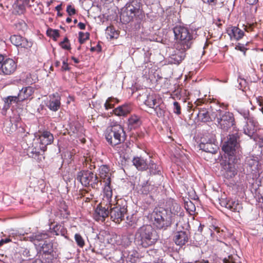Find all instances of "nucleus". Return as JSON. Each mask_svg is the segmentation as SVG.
<instances>
[{
    "mask_svg": "<svg viewBox=\"0 0 263 263\" xmlns=\"http://www.w3.org/2000/svg\"><path fill=\"white\" fill-rule=\"evenodd\" d=\"M162 101V99L155 93L149 94L147 96L146 99L145 100V104L149 108H153L159 102Z\"/></svg>",
    "mask_w": 263,
    "mask_h": 263,
    "instance_id": "nucleus-25",
    "label": "nucleus"
},
{
    "mask_svg": "<svg viewBox=\"0 0 263 263\" xmlns=\"http://www.w3.org/2000/svg\"><path fill=\"white\" fill-rule=\"evenodd\" d=\"M42 149V145L39 143H33L32 146L29 147L28 149V155L34 159L41 160L43 154L45 151Z\"/></svg>",
    "mask_w": 263,
    "mask_h": 263,
    "instance_id": "nucleus-19",
    "label": "nucleus"
},
{
    "mask_svg": "<svg viewBox=\"0 0 263 263\" xmlns=\"http://www.w3.org/2000/svg\"><path fill=\"white\" fill-rule=\"evenodd\" d=\"M38 245L41 246L42 251L44 254H49L52 252V244L48 242L47 240H45L43 243H39Z\"/></svg>",
    "mask_w": 263,
    "mask_h": 263,
    "instance_id": "nucleus-34",
    "label": "nucleus"
},
{
    "mask_svg": "<svg viewBox=\"0 0 263 263\" xmlns=\"http://www.w3.org/2000/svg\"><path fill=\"white\" fill-rule=\"evenodd\" d=\"M158 239L155 230L150 225H144L136 232L135 242L143 248L153 245Z\"/></svg>",
    "mask_w": 263,
    "mask_h": 263,
    "instance_id": "nucleus-2",
    "label": "nucleus"
},
{
    "mask_svg": "<svg viewBox=\"0 0 263 263\" xmlns=\"http://www.w3.org/2000/svg\"><path fill=\"white\" fill-rule=\"evenodd\" d=\"M141 124V121L139 117L133 115L128 120V126L130 129H135L138 127Z\"/></svg>",
    "mask_w": 263,
    "mask_h": 263,
    "instance_id": "nucleus-29",
    "label": "nucleus"
},
{
    "mask_svg": "<svg viewBox=\"0 0 263 263\" xmlns=\"http://www.w3.org/2000/svg\"><path fill=\"white\" fill-rule=\"evenodd\" d=\"M47 33L49 35L52 36L54 39H56L60 36L59 30H48Z\"/></svg>",
    "mask_w": 263,
    "mask_h": 263,
    "instance_id": "nucleus-54",
    "label": "nucleus"
},
{
    "mask_svg": "<svg viewBox=\"0 0 263 263\" xmlns=\"http://www.w3.org/2000/svg\"><path fill=\"white\" fill-rule=\"evenodd\" d=\"M229 35L231 39L233 38L236 40H239L243 36L244 32L237 27H232L229 30Z\"/></svg>",
    "mask_w": 263,
    "mask_h": 263,
    "instance_id": "nucleus-27",
    "label": "nucleus"
},
{
    "mask_svg": "<svg viewBox=\"0 0 263 263\" xmlns=\"http://www.w3.org/2000/svg\"><path fill=\"white\" fill-rule=\"evenodd\" d=\"M173 112L177 115H179L181 114V106L179 103L176 101L173 103Z\"/></svg>",
    "mask_w": 263,
    "mask_h": 263,
    "instance_id": "nucleus-51",
    "label": "nucleus"
},
{
    "mask_svg": "<svg viewBox=\"0 0 263 263\" xmlns=\"http://www.w3.org/2000/svg\"><path fill=\"white\" fill-rule=\"evenodd\" d=\"M32 263H43V261L39 259L34 260Z\"/></svg>",
    "mask_w": 263,
    "mask_h": 263,
    "instance_id": "nucleus-64",
    "label": "nucleus"
},
{
    "mask_svg": "<svg viewBox=\"0 0 263 263\" xmlns=\"http://www.w3.org/2000/svg\"><path fill=\"white\" fill-rule=\"evenodd\" d=\"M124 257L126 258L127 261H130L132 263H134L137 258L138 256V253L137 251L135 250H126L124 251L123 253Z\"/></svg>",
    "mask_w": 263,
    "mask_h": 263,
    "instance_id": "nucleus-28",
    "label": "nucleus"
},
{
    "mask_svg": "<svg viewBox=\"0 0 263 263\" xmlns=\"http://www.w3.org/2000/svg\"><path fill=\"white\" fill-rule=\"evenodd\" d=\"M49 233L47 232L42 231L41 232L34 233L28 237V240L33 242L35 245L40 242H45L49 238Z\"/></svg>",
    "mask_w": 263,
    "mask_h": 263,
    "instance_id": "nucleus-20",
    "label": "nucleus"
},
{
    "mask_svg": "<svg viewBox=\"0 0 263 263\" xmlns=\"http://www.w3.org/2000/svg\"><path fill=\"white\" fill-rule=\"evenodd\" d=\"M176 232L175 233L174 241L176 245L183 246L188 242L190 238V226L187 220H179L176 224Z\"/></svg>",
    "mask_w": 263,
    "mask_h": 263,
    "instance_id": "nucleus-7",
    "label": "nucleus"
},
{
    "mask_svg": "<svg viewBox=\"0 0 263 263\" xmlns=\"http://www.w3.org/2000/svg\"><path fill=\"white\" fill-rule=\"evenodd\" d=\"M148 169L151 174L154 175L159 174L161 173V166L155 164L153 161L150 160L148 163Z\"/></svg>",
    "mask_w": 263,
    "mask_h": 263,
    "instance_id": "nucleus-36",
    "label": "nucleus"
},
{
    "mask_svg": "<svg viewBox=\"0 0 263 263\" xmlns=\"http://www.w3.org/2000/svg\"><path fill=\"white\" fill-rule=\"evenodd\" d=\"M174 53L170 57V62L175 64H179L185 57L186 51L188 49H184L182 47L175 45Z\"/></svg>",
    "mask_w": 263,
    "mask_h": 263,
    "instance_id": "nucleus-17",
    "label": "nucleus"
},
{
    "mask_svg": "<svg viewBox=\"0 0 263 263\" xmlns=\"http://www.w3.org/2000/svg\"><path fill=\"white\" fill-rule=\"evenodd\" d=\"M201 138H204L206 140V143H216L215 136L213 134L206 133L203 135Z\"/></svg>",
    "mask_w": 263,
    "mask_h": 263,
    "instance_id": "nucleus-43",
    "label": "nucleus"
},
{
    "mask_svg": "<svg viewBox=\"0 0 263 263\" xmlns=\"http://www.w3.org/2000/svg\"><path fill=\"white\" fill-rule=\"evenodd\" d=\"M67 59H63L62 62V70L63 71H68L70 70V67L68 66V64L67 63Z\"/></svg>",
    "mask_w": 263,
    "mask_h": 263,
    "instance_id": "nucleus-56",
    "label": "nucleus"
},
{
    "mask_svg": "<svg viewBox=\"0 0 263 263\" xmlns=\"http://www.w3.org/2000/svg\"><path fill=\"white\" fill-rule=\"evenodd\" d=\"M153 109H154L156 115L159 118H162L164 116L166 107L162 101L159 102V104L155 106Z\"/></svg>",
    "mask_w": 263,
    "mask_h": 263,
    "instance_id": "nucleus-30",
    "label": "nucleus"
},
{
    "mask_svg": "<svg viewBox=\"0 0 263 263\" xmlns=\"http://www.w3.org/2000/svg\"><path fill=\"white\" fill-rule=\"evenodd\" d=\"M18 127V124L13 125L10 122H7L5 124V131L6 133L11 134L14 133Z\"/></svg>",
    "mask_w": 263,
    "mask_h": 263,
    "instance_id": "nucleus-41",
    "label": "nucleus"
},
{
    "mask_svg": "<svg viewBox=\"0 0 263 263\" xmlns=\"http://www.w3.org/2000/svg\"><path fill=\"white\" fill-rule=\"evenodd\" d=\"M151 54L149 53H144V62L145 63H148L149 62V58H150Z\"/></svg>",
    "mask_w": 263,
    "mask_h": 263,
    "instance_id": "nucleus-60",
    "label": "nucleus"
},
{
    "mask_svg": "<svg viewBox=\"0 0 263 263\" xmlns=\"http://www.w3.org/2000/svg\"><path fill=\"white\" fill-rule=\"evenodd\" d=\"M53 231L56 235H61L65 238H67V230L65 227L61 224H56L53 228Z\"/></svg>",
    "mask_w": 263,
    "mask_h": 263,
    "instance_id": "nucleus-35",
    "label": "nucleus"
},
{
    "mask_svg": "<svg viewBox=\"0 0 263 263\" xmlns=\"http://www.w3.org/2000/svg\"><path fill=\"white\" fill-rule=\"evenodd\" d=\"M74 239L79 247L83 248L84 246V240L80 234L76 233L74 235Z\"/></svg>",
    "mask_w": 263,
    "mask_h": 263,
    "instance_id": "nucleus-45",
    "label": "nucleus"
},
{
    "mask_svg": "<svg viewBox=\"0 0 263 263\" xmlns=\"http://www.w3.org/2000/svg\"><path fill=\"white\" fill-rule=\"evenodd\" d=\"M222 109L216 110L215 118L218 126L223 131H228L235 124L233 114L227 109L228 105L220 106Z\"/></svg>",
    "mask_w": 263,
    "mask_h": 263,
    "instance_id": "nucleus-6",
    "label": "nucleus"
},
{
    "mask_svg": "<svg viewBox=\"0 0 263 263\" xmlns=\"http://www.w3.org/2000/svg\"><path fill=\"white\" fill-rule=\"evenodd\" d=\"M254 126L255 123L254 120L251 123H249V121H246V125L243 127V133L255 141V138L257 136H259L260 135L255 133L256 130L255 129Z\"/></svg>",
    "mask_w": 263,
    "mask_h": 263,
    "instance_id": "nucleus-23",
    "label": "nucleus"
},
{
    "mask_svg": "<svg viewBox=\"0 0 263 263\" xmlns=\"http://www.w3.org/2000/svg\"><path fill=\"white\" fill-rule=\"evenodd\" d=\"M167 203V205L165 210L167 211L168 214L172 217L173 221H175L178 218L179 220L183 219L181 218L184 215L183 211L179 204L173 200L168 201Z\"/></svg>",
    "mask_w": 263,
    "mask_h": 263,
    "instance_id": "nucleus-14",
    "label": "nucleus"
},
{
    "mask_svg": "<svg viewBox=\"0 0 263 263\" xmlns=\"http://www.w3.org/2000/svg\"><path fill=\"white\" fill-rule=\"evenodd\" d=\"M66 11L69 15H72L76 13L75 8L70 5L67 6Z\"/></svg>",
    "mask_w": 263,
    "mask_h": 263,
    "instance_id": "nucleus-57",
    "label": "nucleus"
},
{
    "mask_svg": "<svg viewBox=\"0 0 263 263\" xmlns=\"http://www.w3.org/2000/svg\"><path fill=\"white\" fill-rule=\"evenodd\" d=\"M17 129H18V133H24V134L25 133V130L24 128L23 127H22V124L19 125Z\"/></svg>",
    "mask_w": 263,
    "mask_h": 263,
    "instance_id": "nucleus-62",
    "label": "nucleus"
},
{
    "mask_svg": "<svg viewBox=\"0 0 263 263\" xmlns=\"http://www.w3.org/2000/svg\"><path fill=\"white\" fill-rule=\"evenodd\" d=\"M41 145L43 151H46L47 146L52 144L54 138L53 135L48 130H44L40 133L39 138L37 139Z\"/></svg>",
    "mask_w": 263,
    "mask_h": 263,
    "instance_id": "nucleus-16",
    "label": "nucleus"
},
{
    "mask_svg": "<svg viewBox=\"0 0 263 263\" xmlns=\"http://www.w3.org/2000/svg\"><path fill=\"white\" fill-rule=\"evenodd\" d=\"M78 26L81 30H84L85 29V24H84L83 23H82V22L79 23V24H78Z\"/></svg>",
    "mask_w": 263,
    "mask_h": 263,
    "instance_id": "nucleus-63",
    "label": "nucleus"
},
{
    "mask_svg": "<svg viewBox=\"0 0 263 263\" xmlns=\"http://www.w3.org/2000/svg\"><path fill=\"white\" fill-rule=\"evenodd\" d=\"M106 33L107 35V37L110 39L114 38L117 39L119 35L118 31L112 26H109L107 27L106 29Z\"/></svg>",
    "mask_w": 263,
    "mask_h": 263,
    "instance_id": "nucleus-39",
    "label": "nucleus"
},
{
    "mask_svg": "<svg viewBox=\"0 0 263 263\" xmlns=\"http://www.w3.org/2000/svg\"><path fill=\"white\" fill-rule=\"evenodd\" d=\"M257 103L259 106V110L261 111L263 114V97L259 96L255 97Z\"/></svg>",
    "mask_w": 263,
    "mask_h": 263,
    "instance_id": "nucleus-52",
    "label": "nucleus"
},
{
    "mask_svg": "<svg viewBox=\"0 0 263 263\" xmlns=\"http://www.w3.org/2000/svg\"><path fill=\"white\" fill-rule=\"evenodd\" d=\"M105 137L112 146H115L125 141L126 135L123 127L119 124L109 126L105 132Z\"/></svg>",
    "mask_w": 263,
    "mask_h": 263,
    "instance_id": "nucleus-4",
    "label": "nucleus"
},
{
    "mask_svg": "<svg viewBox=\"0 0 263 263\" xmlns=\"http://www.w3.org/2000/svg\"><path fill=\"white\" fill-rule=\"evenodd\" d=\"M18 102L16 96H9L4 99V108L7 109L10 107L11 104L12 103H17Z\"/></svg>",
    "mask_w": 263,
    "mask_h": 263,
    "instance_id": "nucleus-38",
    "label": "nucleus"
},
{
    "mask_svg": "<svg viewBox=\"0 0 263 263\" xmlns=\"http://www.w3.org/2000/svg\"><path fill=\"white\" fill-rule=\"evenodd\" d=\"M185 207L186 210L189 212H193L195 210V206L193 203L190 201L189 202H186Z\"/></svg>",
    "mask_w": 263,
    "mask_h": 263,
    "instance_id": "nucleus-50",
    "label": "nucleus"
},
{
    "mask_svg": "<svg viewBox=\"0 0 263 263\" xmlns=\"http://www.w3.org/2000/svg\"><path fill=\"white\" fill-rule=\"evenodd\" d=\"M89 37V33L88 32L83 33L80 32L79 33V41L80 44H83L85 41L88 40Z\"/></svg>",
    "mask_w": 263,
    "mask_h": 263,
    "instance_id": "nucleus-47",
    "label": "nucleus"
},
{
    "mask_svg": "<svg viewBox=\"0 0 263 263\" xmlns=\"http://www.w3.org/2000/svg\"><path fill=\"white\" fill-rule=\"evenodd\" d=\"M229 204L230 208H228V209L232 212H239L242 209L241 205L238 200L235 201L230 199Z\"/></svg>",
    "mask_w": 263,
    "mask_h": 263,
    "instance_id": "nucleus-37",
    "label": "nucleus"
},
{
    "mask_svg": "<svg viewBox=\"0 0 263 263\" xmlns=\"http://www.w3.org/2000/svg\"><path fill=\"white\" fill-rule=\"evenodd\" d=\"M173 32L176 40L175 45L189 49L193 44V31L186 27L178 26L174 28Z\"/></svg>",
    "mask_w": 263,
    "mask_h": 263,
    "instance_id": "nucleus-3",
    "label": "nucleus"
},
{
    "mask_svg": "<svg viewBox=\"0 0 263 263\" xmlns=\"http://www.w3.org/2000/svg\"><path fill=\"white\" fill-rule=\"evenodd\" d=\"M60 45L64 49L69 50L71 48L70 44L69 43V40L67 37H65L64 40L60 42Z\"/></svg>",
    "mask_w": 263,
    "mask_h": 263,
    "instance_id": "nucleus-48",
    "label": "nucleus"
},
{
    "mask_svg": "<svg viewBox=\"0 0 263 263\" xmlns=\"http://www.w3.org/2000/svg\"><path fill=\"white\" fill-rule=\"evenodd\" d=\"M21 118L18 114H14L13 116H10L9 122L13 125L18 124V126L22 124L21 123Z\"/></svg>",
    "mask_w": 263,
    "mask_h": 263,
    "instance_id": "nucleus-44",
    "label": "nucleus"
},
{
    "mask_svg": "<svg viewBox=\"0 0 263 263\" xmlns=\"http://www.w3.org/2000/svg\"><path fill=\"white\" fill-rule=\"evenodd\" d=\"M16 68L17 63L14 60L0 54V74H12Z\"/></svg>",
    "mask_w": 263,
    "mask_h": 263,
    "instance_id": "nucleus-12",
    "label": "nucleus"
},
{
    "mask_svg": "<svg viewBox=\"0 0 263 263\" xmlns=\"http://www.w3.org/2000/svg\"><path fill=\"white\" fill-rule=\"evenodd\" d=\"M46 106L51 111H58L61 106V97L58 93L48 96L46 102Z\"/></svg>",
    "mask_w": 263,
    "mask_h": 263,
    "instance_id": "nucleus-15",
    "label": "nucleus"
},
{
    "mask_svg": "<svg viewBox=\"0 0 263 263\" xmlns=\"http://www.w3.org/2000/svg\"><path fill=\"white\" fill-rule=\"evenodd\" d=\"M255 141L257 142L259 147L261 148V154L263 155V135H260L255 138Z\"/></svg>",
    "mask_w": 263,
    "mask_h": 263,
    "instance_id": "nucleus-49",
    "label": "nucleus"
},
{
    "mask_svg": "<svg viewBox=\"0 0 263 263\" xmlns=\"http://www.w3.org/2000/svg\"><path fill=\"white\" fill-rule=\"evenodd\" d=\"M77 179L83 186H90L93 189L98 188L100 181L97 174L88 170L79 172L77 175Z\"/></svg>",
    "mask_w": 263,
    "mask_h": 263,
    "instance_id": "nucleus-10",
    "label": "nucleus"
},
{
    "mask_svg": "<svg viewBox=\"0 0 263 263\" xmlns=\"http://www.w3.org/2000/svg\"><path fill=\"white\" fill-rule=\"evenodd\" d=\"M120 17L125 23L134 20L137 22L142 21L145 18V13L142 8L141 1L132 0L127 3L122 10Z\"/></svg>",
    "mask_w": 263,
    "mask_h": 263,
    "instance_id": "nucleus-1",
    "label": "nucleus"
},
{
    "mask_svg": "<svg viewBox=\"0 0 263 263\" xmlns=\"http://www.w3.org/2000/svg\"><path fill=\"white\" fill-rule=\"evenodd\" d=\"M133 163L139 171H145L148 168V162L142 157H134L133 159Z\"/></svg>",
    "mask_w": 263,
    "mask_h": 263,
    "instance_id": "nucleus-24",
    "label": "nucleus"
},
{
    "mask_svg": "<svg viewBox=\"0 0 263 263\" xmlns=\"http://www.w3.org/2000/svg\"><path fill=\"white\" fill-rule=\"evenodd\" d=\"M235 48L236 50L243 52V54L246 55V52L247 50V48L245 47L243 44L238 43V44L236 45Z\"/></svg>",
    "mask_w": 263,
    "mask_h": 263,
    "instance_id": "nucleus-55",
    "label": "nucleus"
},
{
    "mask_svg": "<svg viewBox=\"0 0 263 263\" xmlns=\"http://www.w3.org/2000/svg\"><path fill=\"white\" fill-rule=\"evenodd\" d=\"M258 0H246V3L249 5H254L258 2Z\"/></svg>",
    "mask_w": 263,
    "mask_h": 263,
    "instance_id": "nucleus-61",
    "label": "nucleus"
},
{
    "mask_svg": "<svg viewBox=\"0 0 263 263\" xmlns=\"http://www.w3.org/2000/svg\"><path fill=\"white\" fill-rule=\"evenodd\" d=\"M12 44L21 48H28L32 46V43L28 42L27 39L19 35H12L10 37Z\"/></svg>",
    "mask_w": 263,
    "mask_h": 263,
    "instance_id": "nucleus-18",
    "label": "nucleus"
},
{
    "mask_svg": "<svg viewBox=\"0 0 263 263\" xmlns=\"http://www.w3.org/2000/svg\"><path fill=\"white\" fill-rule=\"evenodd\" d=\"M99 175L104 183L103 193H104V201H108L112 195V190L110 186L111 173L109 167L106 165H101L99 168Z\"/></svg>",
    "mask_w": 263,
    "mask_h": 263,
    "instance_id": "nucleus-11",
    "label": "nucleus"
},
{
    "mask_svg": "<svg viewBox=\"0 0 263 263\" xmlns=\"http://www.w3.org/2000/svg\"><path fill=\"white\" fill-rule=\"evenodd\" d=\"M238 112L243 117L246 121H249V123H251L254 120L253 117L250 116L248 109H240L238 110Z\"/></svg>",
    "mask_w": 263,
    "mask_h": 263,
    "instance_id": "nucleus-40",
    "label": "nucleus"
},
{
    "mask_svg": "<svg viewBox=\"0 0 263 263\" xmlns=\"http://www.w3.org/2000/svg\"><path fill=\"white\" fill-rule=\"evenodd\" d=\"M26 6L31 7L34 5L35 0H23Z\"/></svg>",
    "mask_w": 263,
    "mask_h": 263,
    "instance_id": "nucleus-59",
    "label": "nucleus"
},
{
    "mask_svg": "<svg viewBox=\"0 0 263 263\" xmlns=\"http://www.w3.org/2000/svg\"><path fill=\"white\" fill-rule=\"evenodd\" d=\"M197 116L199 119L203 122H206L210 120L209 112L204 108L199 109Z\"/></svg>",
    "mask_w": 263,
    "mask_h": 263,
    "instance_id": "nucleus-33",
    "label": "nucleus"
},
{
    "mask_svg": "<svg viewBox=\"0 0 263 263\" xmlns=\"http://www.w3.org/2000/svg\"><path fill=\"white\" fill-rule=\"evenodd\" d=\"M34 92L33 87L27 86L23 88L16 96L19 102H22L25 100L30 99Z\"/></svg>",
    "mask_w": 263,
    "mask_h": 263,
    "instance_id": "nucleus-22",
    "label": "nucleus"
},
{
    "mask_svg": "<svg viewBox=\"0 0 263 263\" xmlns=\"http://www.w3.org/2000/svg\"><path fill=\"white\" fill-rule=\"evenodd\" d=\"M153 189H154L153 185L148 184V183L146 182V184L142 186V192L144 194H147L152 193Z\"/></svg>",
    "mask_w": 263,
    "mask_h": 263,
    "instance_id": "nucleus-46",
    "label": "nucleus"
},
{
    "mask_svg": "<svg viewBox=\"0 0 263 263\" xmlns=\"http://www.w3.org/2000/svg\"><path fill=\"white\" fill-rule=\"evenodd\" d=\"M115 198L116 199L117 196ZM114 203V207L110 208L109 215L112 221L119 223L124 219L127 213V203L125 200L120 199H116Z\"/></svg>",
    "mask_w": 263,
    "mask_h": 263,
    "instance_id": "nucleus-8",
    "label": "nucleus"
},
{
    "mask_svg": "<svg viewBox=\"0 0 263 263\" xmlns=\"http://www.w3.org/2000/svg\"><path fill=\"white\" fill-rule=\"evenodd\" d=\"M118 102V100L117 99L113 97H109L106 101L104 104V107L106 110H108L109 109L112 108L114 107L115 104Z\"/></svg>",
    "mask_w": 263,
    "mask_h": 263,
    "instance_id": "nucleus-42",
    "label": "nucleus"
},
{
    "mask_svg": "<svg viewBox=\"0 0 263 263\" xmlns=\"http://www.w3.org/2000/svg\"><path fill=\"white\" fill-rule=\"evenodd\" d=\"M239 134L238 132L230 134L228 140L222 147V150L230 156L234 155V152L239 146Z\"/></svg>",
    "mask_w": 263,
    "mask_h": 263,
    "instance_id": "nucleus-13",
    "label": "nucleus"
},
{
    "mask_svg": "<svg viewBox=\"0 0 263 263\" xmlns=\"http://www.w3.org/2000/svg\"><path fill=\"white\" fill-rule=\"evenodd\" d=\"M25 5L26 4L23 1H17L13 5L15 12L18 14H23L25 11Z\"/></svg>",
    "mask_w": 263,
    "mask_h": 263,
    "instance_id": "nucleus-31",
    "label": "nucleus"
},
{
    "mask_svg": "<svg viewBox=\"0 0 263 263\" xmlns=\"http://www.w3.org/2000/svg\"><path fill=\"white\" fill-rule=\"evenodd\" d=\"M35 82V80L32 78L31 74L29 73L27 74L26 83L28 84H32Z\"/></svg>",
    "mask_w": 263,
    "mask_h": 263,
    "instance_id": "nucleus-58",
    "label": "nucleus"
},
{
    "mask_svg": "<svg viewBox=\"0 0 263 263\" xmlns=\"http://www.w3.org/2000/svg\"><path fill=\"white\" fill-rule=\"evenodd\" d=\"M104 193H103L102 201L97 206L93 213V218L96 221H104L109 214V209L115 204L116 198L112 199V195L111 196L110 199H109L108 201H104Z\"/></svg>",
    "mask_w": 263,
    "mask_h": 263,
    "instance_id": "nucleus-9",
    "label": "nucleus"
},
{
    "mask_svg": "<svg viewBox=\"0 0 263 263\" xmlns=\"http://www.w3.org/2000/svg\"><path fill=\"white\" fill-rule=\"evenodd\" d=\"M226 170L224 176L226 178H232L237 174L235 166L232 164L229 163L226 166Z\"/></svg>",
    "mask_w": 263,
    "mask_h": 263,
    "instance_id": "nucleus-32",
    "label": "nucleus"
},
{
    "mask_svg": "<svg viewBox=\"0 0 263 263\" xmlns=\"http://www.w3.org/2000/svg\"><path fill=\"white\" fill-rule=\"evenodd\" d=\"M230 199L229 198H221L219 199V203L222 206L225 207L228 209L230 208Z\"/></svg>",
    "mask_w": 263,
    "mask_h": 263,
    "instance_id": "nucleus-53",
    "label": "nucleus"
},
{
    "mask_svg": "<svg viewBox=\"0 0 263 263\" xmlns=\"http://www.w3.org/2000/svg\"><path fill=\"white\" fill-rule=\"evenodd\" d=\"M206 141L204 138H200V142L199 144L200 149L207 153L215 154L218 149V147L216 143H206Z\"/></svg>",
    "mask_w": 263,
    "mask_h": 263,
    "instance_id": "nucleus-21",
    "label": "nucleus"
},
{
    "mask_svg": "<svg viewBox=\"0 0 263 263\" xmlns=\"http://www.w3.org/2000/svg\"><path fill=\"white\" fill-rule=\"evenodd\" d=\"M132 106L130 104H125L120 106L114 110L115 115L121 116H126L129 114L132 110Z\"/></svg>",
    "mask_w": 263,
    "mask_h": 263,
    "instance_id": "nucleus-26",
    "label": "nucleus"
},
{
    "mask_svg": "<svg viewBox=\"0 0 263 263\" xmlns=\"http://www.w3.org/2000/svg\"><path fill=\"white\" fill-rule=\"evenodd\" d=\"M151 220L154 226L158 229H166L173 222L172 217L164 208L156 209L151 215Z\"/></svg>",
    "mask_w": 263,
    "mask_h": 263,
    "instance_id": "nucleus-5",
    "label": "nucleus"
}]
</instances>
